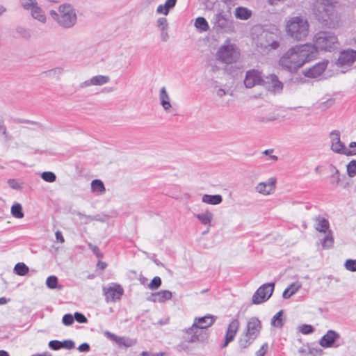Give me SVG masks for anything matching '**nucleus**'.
<instances>
[{"label":"nucleus","instance_id":"f257e3e1","mask_svg":"<svg viewBox=\"0 0 356 356\" xmlns=\"http://www.w3.org/2000/svg\"><path fill=\"white\" fill-rule=\"evenodd\" d=\"M318 56V51L312 43L296 44L290 47L280 57L278 65L282 69L295 73L305 64Z\"/></svg>","mask_w":356,"mask_h":356},{"label":"nucleus","instance_id":"f03ea898","mask_svg":"<svg viewBox=\"0 0 356 356\" xmlns=\"http://www.w3.org/2000/svg\"><path fill=\"white\" fill-rule=\"evenodd\" d=\"M316 19L328 28H335L339 24V17L334 6L328 0H318L314 5Z\"/></svg>","mask_w":356,"mask_h":356},{"label":"nucleus","instance_id":"7ed1b4c3","mask_svg":"<svg viewBox=\"0 0 356 356\" xmlns=\"http://www.w3.org/2000/svg\"><path fill=\"white\" fill-rule=\"evenodd\" d=\"M284 30L286 35L296 41L305 40L309 33V24L302 16H293L285 20Z\"/></svg>","mask_w":356,"mask_h":356},{"label":"nucleus","instance_id":"20e7f679","mask_svg":"<svg viewBox=\"0 0 356 356\" xmlns=\"http://www.w3.org/2000/svg\"><path fill=\"white\" fill-rule=\"evenodd\" d=\"M49 15L59 26L64 29H71L77 22L76 10L70 3L60 4L57 10H50Z\"/></svg>","mask_w":356,"mask_h":356},{"label":"nucleus","instance_id":"39448f33","mask_svg":"<svg viewBox=\"0 0 356 356\" xmlns=\"http://www.w3.org/2000/svg\"><path fill=\"white\" fill-rule=\"evenodd\" d=\"M261 328V323L258 318L251 317L248 318L245 327L238 339L239 348L241 349L248 348L258 337Z\"/></svg>","mask_w":356,"mask_h":356},{"label":"nucleus","instance_id":"423d86ee","mask_svg":"<svg viewBox=\"0 0 356 356\" xmlns=\"http://www.w3.org/2000/svg\"><path fill=\"white\" fill-rule=\"evenodd\" d=\"M254 44L258 51L268 54L280 47V37L273 32L263 31L254 40Z\"/></svg>","mask_w":356,"mask_h":356},{"label":"nucleus","instance_id":"0eeeda50","mask_svg":"<svg viewBox=\"0 0 356 356\" xmlns=\"http://www.w3.org/2000/svg\"><path fill=\"white\" fill-rule=\"evenodd\" d=\"M240 57V51L236 44L230 39H227L218 49L216 58L218 60L232 64L238 60Z\"/></svg>","mask_w":356,"mask_h":356},{"label":"nucleus","instance_id":"6e6552de","mask_svg":"<svg viewBox=\"0 0 356 356\" xmlns=\"http://www.w3.org/2000/svg\"><path fill=\"white\" fill-rule=\"evenodd\" d=\"M314 46L316 50L324 51H332L339 47V41L337 35L331 32L321 31L317 33L313 39Z\"/></svg>","mask_w":356,"mask_h":356},{"label":"nucleus","instance_id":"1a4fd4ad","mask_svg":"<svg viewBox=\"0 0 356 356\" xmlns=\"http://www.w3.org/2000/svg\"><path fill=\"white\" fill-rule=\"evenodd\" d=\"M21 8L28 12L31 17L41 24H46L47 16L37 0H19Z\"/></svg>","mask_w":356,"mask_h":356},{"label":"nucleus","instance_id":"9d476101","mask_svg":"<svg viewBox=\"0 0 356 356\" xmlns=\"http://www.w3.org/2000/svg\"><path fill=\"white\" fill-rule=\"evenodd\" d=\"M103 293L106 302H115L121 299L124 289L120 284H111L103 287Z\"/></svg>","mask_w":356,"mask_h":356},{"label":"nucleus","instance_id":"9b49d317","mask_svg":"<svg viewBox=\"0 0 356 356\" xmlns=\"http://www.w3.org/2000/svg\"><path fill=\"white\" fill-rule=\"evenodd\" d=\"M274 286V283H267L261 286L252 296V302L260 304L268 300L273 292Z\"/></svg>","mask_w":356,"mask_h":356},{"label":"nucleus","instance_id":"f8f14e48","mask_svg":"<svg viewBox=\"0 0 356 356\" xmlns=\"http://www.w3.org/2000/svg\"><path fill=\"white\" fill-rule=\"evenodd\" d=\"M277 179L270 177L266 181L259 182L254 186V191L262 196H268L274 194L276 190Z\"/></svg>","mask_w":356,"mask_h":356},{"label":"nucleus","instance_id":"ddd939ff","mask_svg":"<svg viewBox=\"0 0 356 356\" xmlns=\"http://www.w3.org/2000/svg\"><path fill=\"white\" fill-rule=\"evenodd\" d=\"M341 335L339 332L330 330L320 339L319 344L325 348H338L340 346L339 340Z\"/></svg>","mask_w":356,"mask_h":356},{"label":"nucleus","instance_id":"4468645a","mask_svg":"<svg viewBox=\"0 0 356 356\" xmlns=\"http://www.w3.org/2000/svg\"><path fill=\"white\" fill-rule=\"evenodd\" d=\"M330 149L334 153L346 155V146L341 140V134L339 131H332L329 136Z\"/></svg>","mask_w":356,"mask_h":356},{"label":"nucleus","instance_id":"2eb2a0df","mask_svg":"<svg viewBox=\"0 0 356 356\" xmlns=\"http://www.w3.org/2000/svg\"><path fill=\"white\" fill-rule=\"evenodd\" d=\"M264 79L261 72L257 70H250L246 72L244 78V85L247 88H252L258 85H262Z\"/></svg>","mask_w":356,"mask_h":356},{"label":"nucleus","instance_id":"dca6fc26","mask_svg":"<svg viewBox=\"0 0 356 356\" xmlns=\"http://www.w3.org/2000/svg\"><path fill=\"white\" fill-rule=\"evenodd\" d=\"M262 86L269 92L275 93H280L283 89V83L279 80L278 77L271 74L264 79Z\"/></svg>","mask_w":356,"mask_h":356},{"label":"nucleus","instance_id":"f3484780","mask_svg":"<svg viewBox=\"0 0 356 356\" xmlns=\"http://www.w3.org/2000/svg\"><path fill=\"white\" fill-rule=\"evenodd\" d=\"M214 322L213 318L211 315H207L200 318H196L193 325L188 330V333L196 334L200 330L206 329L210 327Z\"/></svg>","mask_w":356,"mask_h":356},{"label":"nucleus","instance_id":"a211bd4d","mask_svg":"<svg viewBox=\"0 0 356 356\" xmlns=\"http://www.w3.org/2000/svg\"><path fill=\"white\" fill-rule=\"evenodd\" d=\"M240 327L239 320L237 318L232 319L228 324L224 341L220 345L221 348L227 347L235 338Z\"/></svg>","mask_w":356,"mask_h":356},{"label":"nucleus","instance_id":"6ab92c4d","mask_svg":"<svg viewBox=\"0 0 356 356\" xmlns=\"http://www.w3.org/2000/svg\"><path fill=\"white\" fill-rule=\"evenodd\" d=\"M355 61L356 51L348 49L340 53L337 65L339 67H347L351 66Z\"/></svg>","mask_w":356,"mask_h":356},{"label":"nucleus","instance_id":"aec40b11","mask_svg":"<svg viewBox=\"0 0 356 356\" xmlns=\"http://www.w3.org/2000/svg\"><path fill=\"white\" fill-rule=\"evenodd\" d=\"M328 60H322L311 67L305 69L302 74L308 78H316L321 76L327 67Z\"/></svg>","mask_w":356,"mask_h":356},{"label":"nucleus","instance_id":"412c9836","mask_svg":"<svg viewBox=\"0 0 356 356\" xmlns=\"http://www.w3.org/2000/svg\"><path fill=\"white\" fill-rule=\"evenodd\" d=\"M172 297V293L168 290H161L156 293H152L148 297L147 300L152 302L164 303L170 300Z\"/></svg>","mask_w":356,"mask_h":356},{"label":"nucleus","instance_id":"4be33fe9","mask_svg":"<svg viewBox=\"0 0 356 356\" xmlns=\"http://www.w3.org/2000/svg\"><path fill=\"white\" fill-rule=\"evenodd\" d=\"M109 81L110 78L108 76L97 75L81 83L80 87L83 88L91 86H102L108 83Z\"/></svg>","mask_w":356,"mask_h":356},{"label":"nucleus","instance_id":"5701e85b","mask_svg":"<svg viewBox=\"0 0 356 356\" xmlns=\"http://www.w3.org/2000/svg\"><path fill=\"white\" fill-rule=\"evenodd\" d=\"M104 335L111 341L116 343L119 346H123L124 347H131L134 344L133 340L127 339L124 337H119L109 331H104Z\"/></svg>","mask_w":356,"mask_h":356},{"label":"nucleus","instance_id":"b1692460","mask_svg":"<svg viewBox=\"0 0 356 356\" xmlns=\"http://www.w3.org/2000/svg\"><path fill=\"white\" fill-rule=\"evenodd\" d=\"M159 99L160 104L166 113H169L172 108V104L170 102V97L167 92L165 87H162L159 90Z\"/></svg>","mask_w":356,"mask_h":356},{"label":"nucleus","instance_id":"393cba45","mask_svg":"<svg viewBox=\"0 0 356 356\" xmlns=\"http://www.w3.org/2000/svg\"><path fill=\"white\" fill-rule=\"evenodd\" d=\"M49 346L53 350H57L60 348H65L67 350H71L74 348V343L72 340H65L64 341H60L58 340H52L49 341Z\"/></svg>","mask_w":356,"mask_h":356},{"label":"nucleus","instance_id":"a878e982","mask_svg":"<svg viewBox=\"0 0 356 356\" xmlns=\"http://www.w3.org/2000/svg\"><path fill=\"white\" fill-rule=\"evenodd\" d=\"M195 216L202 225L210 227L211 226L214 215L211 211L206 209L200 213L195 214Z\"/></svg>","mask_w":356,"mask_h":356},{"label":"nucleus","instance_id":"bb28decb","mask_svg":"<svg viewBox=\"0 0 356 356\" xmlns=\"http://www.w3.org/2000/svg\"><path fill=\"white\" fill-rule=\"evenodd\" d=\"M302 287V283L299 281H296L291 283L283 292L282 297L284 299L290 298L293 295L297 293Z\"/></svg>","mask_w":356,"mask_h":356},{"label":"nucleus","instance_id":"cd10ccee","mask_svg":"<svg viewBox=\"0 0 356 356\" xmlns=\"http://www.w3.org/2000/svg\"><path fill=\"white\" fill-rule=\"evenodd\" d=\"M177 0H166L165 3L159 5L156 8V13L159 15H168L170 10L176 5Z\"/></svg>","mask_w":356,"mask_h":356},{"label":"nucleus","instance_id":"c85d7f7f","mask_svg":"<svg viewBox=\"0 0 356 356\" xmlns=\"http://www.w3.org/2000/svg\"><path fill=\"white\" fill-rule=\"evenodd\" d=\"M316 229L322 233H327L330 230V223L327 219L323 217L318 216L316 218Z\"/></svg>","mask_w":356,"mask_h":356},{"label":"nucleus","instance_id":"c756f323","mask_svg":"<svg viewBox=\"0 0 356 356\" xmlns=\"http://www.w3.org/2000/svg\"><path fill=\"white\" fill-rule=\"evenodd\" d=\"M202 202L211 205H218L222 202V197L220 195L204 194L202 197Z\"/></svg>","mask_w":356,"mask_h":356},{"label":"nucleus","instance_id":"7c9ffc66","mask_svg":"<svg viewBox=\"0 0 356 356\" xmlns=\"http://www.w3.org/2000/svg\"><path fill=\"white\" fill-rule=\"evenodd\" d=\"M90 186L91 191L96 195H103L106 192L104 184L100 179L92 180Z\"/></svg>","mask_w":356,"mask_h":356},{"label":"nucleus","instance_id":"2f4dec72","mask_svg":"<svg viewBox=\"0 0 356 356\" xmlns=\"http://www.w3.org/2000/svg\"><path fill=\"white\" fill-rule=\"evenodd\" d=\"M252 11L245 7H238L235 9V16L236 18L246 20L251 17Z\"/></svg>","mask_w":356,"mask_h":356},{"label":"nucleus","instance_id":"473e14b6","mask_svg":"<svg viewBox=\"0 0 356 356\" xmlns=\"http://www.w3.org/2000/svg\"><path fill=\"white\" fill-rule=\"evenodd\" d=\"M16 33L22 38L29 40L32 37V31L30 29L19 25L15 28Z\"/></svg>","mask_w":356,"mask_h":356},{"label":"nucleus","instance_id":"72a5a7b5","mask_svg":"<svg viewBox=\"0 0 356 356\" xmlns=\"http://www.w3.org/2000/svg\"><path fill=\"white\" fill-rule=\"evenodd\" d=\"M194 26L197 29L204 32L208 31L209 29L207 21L203 17H197Z\"/></svg>","mask_w":356,"mask_h":356},{"label":"nucleus","instance_id":"f704fd0d","mask_svg":"<svg viewBox=\"0 0 356 356\" xmlns=\"http://www.w3.org/2000/svg\"><path fill=\"white\" fill-rule=\"evenodd\" d=\"M283 312L280 310L271 319L270 324L272 326L280 328L283 325V320L282 318Z\"/></svg>","mask_w":356,"mask_h":356},{"label":"nucleus","instance_id":"c9c22d12","mask_svg":"<svg viewBox=\"0 0 356 356\" xmlns=\"http://www.w3.org/2000/svg\"><path fill=\"white\" fill-rule=\"evenodd\" d=\"M11 214L16 218H22L24 213L22 212V207L19 203L14 204L10 209Z\"/></svg>","mask_w":356,"mask_h":356},{"label":"nucleus","instance_id":"e433bc0d","mask_svg":"<svg viewBox=\"0 0 356 356\" xmlns=\"http://www.w3.org/2000/svg\"><path fill=\"white\" fill-rule=\"evenodd\" d=\"M327 235L324 237L322 246L324 249H329L332 247L334 243V239L332 237V232L329 231V232L326 233Z\"/></svg>","mask_w":356,"mask_h":356},{"label":"nucleus","instance_id":"4c0bfd02","mask_svg":"<svg viewBox=\"0 0 356 356\" xmlns=\"http://www.w3.org/2000/svg\"><path fill=\"white\" fill-rule=\"evenodd\" d=\"M14 272L18 275L24 276L29 272V268L24 263H17L15 266Z\"/></svg>","mask_w":356,"mask_h":356},{"label":"nucleus","instance_id":"58836bf2","mask_svg":"<svg viewBox=\"0 0 356 356\" xmlns=\"http://www.w3.org/2000/svg\"><path fill=\"white\" fill-rule=\"evenodd\" d=\"M347 173L350 177H354L356 175V160H352L346 166Z\"/></svg>","mask_w":356,"mask_h":356},{"label":"nucleus","instance_id":"ea45409f","mask_svg":"<svg viewBox=\"0 0 356 356\" xmlns=\"http://www.w3.org/2000/svg\"><path fill=\"white\" fill-rule=\"evenodd\" d=\"M41 177L44 181L49 183L55 181L56 179V175L50 171L43 172Z\"/></svg>","mask_w":356,"mask_h":356},{"label":"nucleus","instance_id":"a19ab883","mask_svg":"<svg viewBox=\"0 0 356 356\" xmlns=\"http://www.w3.org/2000/svg\"><path fill=\"white\" fill-rule=\"evenodd\" d=\"M156 26L161 31H167L168 27V20L165 17H159L156 20Z\"/></svg>","mask_w":356,"mask_h":356},{"label":"nucleus","instance_id":"79ce46f5","mask_svg":"<svg viewBox=\"0 0 356 356\" xmlns=\"http://www.w3.org/2000/svg\"><path fill=\"white\" fill-rule=\"evenodd\" d=\"M161 285V280L159 277H154L148 284L147 286L151 290H156Z\"/></svg>","mask_w":356,"mask_h":356},{"label":"nucleus","instance_id":"37998d69","mask_svg":"<svg viewBox=\"0 0 356 356\" xmlns=\"http://www.w3.org/2000/svg\"><path fill=\"white\" fill-rule=\"evenodd\" d=\"M345 268L350 272L356 271V259H347L344 263Z\"/></svg>","mask_w":356,"mask_h":356},{"label":"nucleus","instance_id":"c03bdc74","mask_svg":"<svg viewBox=\"0 0 356 356\" xmlns=\"http://www.w3.org/2000/svg\"><path fill=\"white\" fill-rule=\"evenodd\" d=\"M76 215L77 216L78 219L84 224H88L94 220L92 216L82 213L81 212H77Z\"/></svg>","mask_w":356,"mask_h":356},{"label":"nucleus","instance_id":"a18cd8bd","mask_svg":"<svg viewBox=\"0 0 356 356\" xmlns=\"http://www.w3.org/2000/svg\"><path fill=\"white\" fill-rule=\"evenodd\" d=\"M58 284V278L56 276L51 275L47 277L46 280L47 286L51 289H56Z\"/></svg>","mask_w":356,"mask_h":356},{"label":"nucleus","instance_id":"49530a36","mask_svg":"<svg viewBox=\"0 0 356 356\" xmlns=\"http://www.w3.org/2000/svg\"><path fill=\"white\" fill-rule=\"evenodd\" d=\"M331 168L332 169V178L333 179L332 183L334 185H337L340 182L339 172L336 167L332 165Z\"/></svg>","mask_w":356,"mask_h":356},{"label":"nucleus","instance_id":"de8ad7c7","mask_svg":"<svg viewBox=\"0 0 356 356\" xmlns=\"http://www.w3.org/2000/svg\"><path fill=\"white\" fill-rule=\"evenodd\" d=\"M9 186L15 190H22L23 188L22 184L17 179H10L8 181Z\"/></svg>","mask_w":356,"mask_h":356},{"label":"nucleus","instance_id":"09e8293b","mask_svg":"<svg viewBox=\"0 0 356 356\" xmlns=\"http://www.w3.org/2000/svg\"><path fill=\"white\" fill-rule=\"evenodd\" d=\"M346 152V156L356 155V142H350Z\"/></svg>","mask_w":356,"mask_h":356},{"label":"nucleus","instance_id":"8fccbe9b","mask_svg":"<svg viewBox=\"0 0 356 356\" xmlns=\"http://www.w3.org/2000/svg\"><path fill=\"white\" fill-rule=\"evenodd\" d=\"M74 321V316L70 314H65L62 318V323L66 326H70L72 325Z\"/></svg>","mask_w":356,"mask_h":356},{"label":"nucleus","instance_id":"3c124183","mask_svg":"<svg viewBox=\"0 0 356 356\" xmlns=\"http://www.w3.org/2000/svg\"><path fill=\"white\" fill-rule=\"evenodd\" d=\"M299 332L304 334H311L314 332V328L310 325H302L298 327Z\"/></svg>","mask_w":356,"mask_h":356},{"label":"nucleus","instance_id":"603ef678","mask_svg":"<svg viewBox=\"0 0 356 356\" xmlns=\"http://www.w3.org/2000/svg\"><path fill=\"white\" fill-rule=\"evenodd\" d=\"M268 348V345L267 343H264L260 347V348L255 353L254 356H265Z\"/></svg>","mask_w":356,"mask_h":356},{"label":"nucleus","instance_id":"864d4df0","mask_svg":"<svg viewBox=\"0 0 356 356\" xmlns=\"http://www.w3.org/2000/svg\"><path fill=\"white\" fill-rule=\"evenodd\" d=\"M213 92L220 98H222L223 96L227 94V91H226L225 89L219 87V86H215L213 89Z\"/></svg>","mask_w":356,"mask_h":356},{"label":"nucleus","instance_id":"5fc2aeb1","mask_svg":"<svg viewBox=\"0 0 356 356\" xmlns=\"http://www.w3.org/2000/svg\"><path fill=\"white\" fill-rule=\"evenodd\" d=\"M74 318L80 323H86L88 321L86 317L83 314L79 312L74 313Z\"/></svg>","mask_w":356,"mask_h":356},{"label":"nucleus","instance_id":"6e6d98bb","mask_svg":"<svg viewBox=\"0 0 356 356\" xmlns=\"http://www.w3.org/2000/svg\"><path fill=\"white\" fill-rule=\"evenodd\" d=\"M89 247H90V250L96 254V256L97 257H102V254L100 252V250H99L98 247H97L96 245H92L91 243L89 244Z\"/></svg>","mask_w":356,"mask_h":356},{"label":"nucleus","instance_id":"4d7b16f0","mask_svg":"<svg viewBox=\"0 0 356 356\" xmlns=\"http://www.w3.org/2000/svg\"><path fill=\"white\" fill-rule=\"evenodd\" d=\"M79 352H88L90 350V346L87 343H83L78 347Z\"/></svg>","mask_w":356,"mask_h":356},{"label":"nucleus","instance_id":"13d9d810","mask_svg":"<svg viewBox=\"0 0 356 356\" xmlns=\"http://www.w3.org/2000/svg\"><path fill=\"white\" fill-rule=\"evenodd\" d=\"M162 353H151V352H143L141 356H163Z\"/></svg>","mask_w":356,"mask_h":356},{"label":"nucleus","instance_id":"bf43d9fd","mask_svg":"<svg viewBox=\"0 0 356 356\" xmlns=\"http://www.w3.org/2000/svg\"><path fill=\"white\" fill-rule=\"evenodd\" d=\"M55 235H56V239H57L58 241H60V243H64L65 240H64V238H63V235H62V233H61L60 232L57 231V232H56V234H55Z\"/></svg>","mask_w":356,"mask_h":356},{"label":"nucleus","instance_id":"052dcab7","mask_svg":"<svg viewBox=\"0 0 356 356\" xmlns=\"http://www.w3.org/2000/svg\"><path fill=\"white\" fill-rule=\"evenodd\" d=\"M161 40L163 41H167V40L168 39V34L167 33V31H161Z\"/></svg>","mask_w":356,"mask_h":356},{"label":"nucleus","instance_id":"680f3d73","mask_svg":"<svg viewBox=\"0 0 356 356\" xmlns=\"http://www.w3.org/2000/svg\"><path fill=\"white\" fill-rule=\"evenodd\" d=\"M97 266L99 268L104 270L106 267V264L105 262H103V261H99L98 264H97Z\"/></svg>","mask_w":356,"mask_h":356},{"label":"nucleus","instance_id":"e2e57ef3","mask_svg":"<svg viewBox=\"0 0 356 356\" xmlns=\"http://www.w3.org/2000/svg\"><path fill=\"white\" fill-rule=\"evenodd\" d=\"M32 356H51V355L50 353H49L45 352V353H43L42 354L33 355Z\"/></svg>","mask_w":356,"mask_h":356},{"label":"nucleus","instance_id":"0e129e2a","mask_svg":"<svg viewBox=\"0 0 356 356\" xmlns=\"http://www.w3.org/2000/svg\"><path fill=\"white\" fill-rule=\"evenodd\" d=\"M315 353H314V355L315 356H317V355H321L323 354V350L321 349H319V350H315Z\"/></svg>","mask_w":356,"mask_h":356},{"label":"nucleus","instance_id":"69168bd1","mask_svg":"<svg viewBox=\"0 0 356 356\" xmlns=\"http://www.w3.org/2000/svg\"><path fill=\"white\" fill-rule=\"evenodd\" d=\"M7 299L6 298H0V305H5L7 303Z\"/></svg>","mask_w":356,"mask_h":356},{"label":"nucleus","instance_id":"338daca9","mask_svg":"<svg viewBox=\"0 0 356 356\" xmlns=\"http://www.w3.org/2000/svg\"><path fill=\"white\" fill-rule=\"evenodd\" d=\"M6 11V8L3 6H0V15H3Z\"/></svg>","mask_w":356,"mask_h":356},{"label":"nucleus","instance_id":"774afa93","mask_svg":"<svg viewBox=\"0 0 356 356\" xmlns=\"http://www.w3.org/2000/svg\"><path fill=\"white\" fill-rule=\"evenodd\" d=\"M0 356H9V354L5 350H0Z\"/></svg>","mask_w":356,"mask_h":356}]
</instances>
